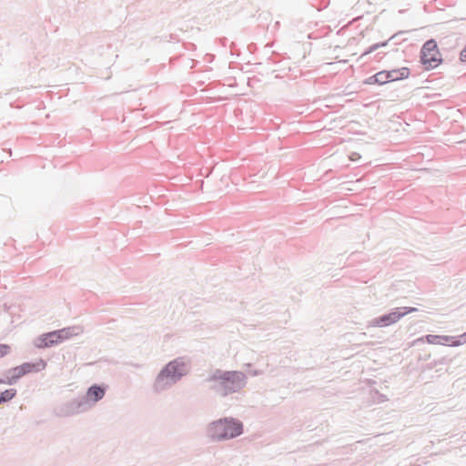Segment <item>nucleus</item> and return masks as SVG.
Here are the masks:
<instances>
[{
  "label": "nucleus",
  "mask_w": 466,
  "mask_h": 466,
  "mask_svg": "<svg viewBox=\"0 0 466 466\" xmlns=\"http://www.w3.org/2000/svg\"><path fill=\"white\" fill-rule=\"evenodd\" d=\"M189 370L190 365L183 357L168 361L162 367L153 382L154 392L160 393L171 389L187 375Z\"/></svg>",
  "instance_id": "obj_1"
},
{
  "label": "nucleus",
  "mask_w": 466,
  "mask_h": 466,
  "mask_svg": "<svg viewBox=\"0 0 466 466\" xmlns=\"http://www.w3.org/2000/svg\"><path fill=\"white\" fill-rule=\"evenodd\" d=\"M243 433V422L231 416L212 420L207 425L205 431L206 437L212 443L233 440Z\"/></svg>",
  "instance_id": "obj_2"
},
{
  "label": "nucleus",
  "mask_w": 466,
  "mask_h": 466,
  "mask_svg": "<svg viewBox=\"0 0 466 466\" xmlns=\"http://www.w3.org/2000/svg\"><path fill=\"white\" fill-rule=\"evenodd\" d=\"M208 381L214 382V390L226 397L229 394L239 392L248 382L246 374L238 370H222L219 369L208 377Z\"/></svg>",
  "instance_id": "obj_3"
},
{
  "label": "nucleus",
  "mask_w": 466,
  "mask_h": 466,
  "mask_svg": "<svg viewBox=\"0 0 466 466\" xmlns=\"http://www.w3.org/2000/svg\"><path fill=\"white\" fill-rule=\"evenodd\" d=\"M420 63L426 69L437 67L442 61L437 43L434 39L427 40L420 52Z\"/></svg>",
  "instance_id": "obj_4"
},
{
  "label": "nucleus",
  "mask_w": 466,
  "mask_h": 466,
  "mask_svg": "<svg viewBox=\"0 0 466 466\" xmlns=\"http://www.w3.org/2000/svg\"><path fill=\"white\" fill-rule=\"evenodd\" d=\"M46 362L40 359L36 362H25L22 365L12 368L8 370L7 383L13 385L23 376L30 372H38L45 370Z\"/></svg>",
  "instance_id": "obj_5"
},
{
  "label": "nucleus",
  "mask_w": 466,
  "mask_h": 466,
  "mask_svg": "<svg viewBox=\"0 0 466 466\" xmlns=\"http://www.w3.org/2000/svg\"><path fill=\"white\" fill-rule=\"evenodd\" d=\"M106 390V386L104 384H93L87 388L84 396L73 400L69 408H85L90 402H97L103 399Z\"/></svg>",
  "instance_id": "obj_6"
},
{
  "label": "nucleus",
  "mask_w": 466,
  "mask_h": 466,
  "mask_svg": "<svg viewBox=\"0 0 466 466\" xmlns=\"http://www.w3.org/2000/svg\"><path fill=\"white\" fill-rule=\"evenodd\" d=\"M407 314L408 307L395 308L390 312L385 313L370 320L369 326L380 328L388 327L396 323Z\"/></svg>",
  "instance_id": "obj_7"
},
{
  "label": "nucleus",
  "mask_w": 466,
  "mask_h": 466,
  "mask_svg": "<svg viewBox=\"0 0 466 466\" xmlns=\"http://www.w3.org/2000/svg\"><path fill=\"white\" fill-rule=\"evenodd\" d=\"M62 343L58 331L54 330L40 335L35 340V347L38 349L50 348Z\"/></svg>",
  "instance_id": "obj_8"
},
{
  "label": "nucleus",
  "mask_w": 466,
  "mask_h": 466,
  "mask_svg": "<svg viewBox=\"0 0 466 466\" xmlns=\"http://www.w3.org/2000/svg\"><path fill=\"white\" fill-rule=\"evenodd\" d=\"M410 348L412 349L410 354L418 361L428 360L431 357L430 352L426 350L424 338H419L410 342Z\"/></svg>",
  "instance_id": "obj_9"
},
{
  "label": "nucleus",
  "mask_w": 466,
  "mask_h": 466,
  "mask_svg": "<svg viewBox=\"0 0 466 466\" xmlns=\"http://www.w3.org/2000/svg\"><path fill=\"white\" fill-rule=\"evenodd\" d=\"M405 34V32L403 31H400L395 35H393L392 36H390L388 40L386 41H382V42H380V43H376V44H373L372 46H369L360 56V58H363L365 57L367 55H370L375 51H377L378 49L381 48V47H384V46H387L389 45L390 42H393L394 45H397L399 42V37Z\"/></svg>",
  "instance_id": "obj_10"
},
{
  "label": "nucleus",
  "mask_w": 466,
  "mask_h": 466,
  "mask_svg": "<svg viewBox=\"0 0 466 466\" xmlns=\"http://www.w3.org/2000/svg\"><path fill=\"white\" fill-rule=\"evenodd\" d=\"M59 337H61L62 342L66 339L72 338L73 336L83 333V328L80 326H72L57 329Z\"/></svg>",
  "instance_id": "obj_11"
},
{
  "label": "nucleus",
  "mask_w": 466,
  "mask_h": 466,
  "mask_svg": "<svg viewBox=\"0 0 466 466\" xmlns=\"http://www.w3.org/2000/svg\"><path fill=\"white\" fill-rule=\"evenodd\" d=\"M424 339L427 340L428 344H434V345H446L449 343L451 346V341L452 339V336H446V335H426L423 337Z\"/></svg>",
  "instance_id": "obj_12"
},
{
  "label": "nucleus",
  "mask_w": 466,
  "mask_h": 466,
  "mask_svg": "<svg viewBox=\"0 0 466 466\" xmlns=\"http://www.w3.org/2000/svg\"><path fill=\"white\" fill-rule=\"evenodd\" d=\"M389 82L401 80L408 78V67H401L400 69H393L387 71Z\"/></svg>",
  "instance_id": "obj_13"
},
{
  "label": "nucleus",
  "mask_w": 466,
  "mask_h": 466,
  "mask_svg": "<svg viewBox=\"0 0 466 466\" xmlns=\"http://www.w3.org/2000/svg\"><path fill=\"white\" fill-rule=\"evenodd\" d=\"M16 395L15 389H7L0 392V404H4L11 400Z\"/></svg>",
  "instance_id": "obj_14"
},
{
  "label": "nucleus",
  "mask_w": 466,
  "mask_h": 466,
  "mask_svg": "<svg viewBox=\"0 0 466 466\" xmlns=\"http://www.w3.org/2000/svg\"><path fill=\"white\" fill-rule=\"evenodd\" d=\"M451 362V359L449 357H441L438 360H433L432 361L427 363L426 368L427 369H432L433 367L437 365H448Z\"/></svg>",
  "instance_id": "obj_15"
},
{
  "label": "nucleus",
  "mask_w": 466,
  "mask_h": 466,
  "mask_svg": "<svg viewBox=\"0 0 466 466\" xmlns=\"http://www.w3.org/2000/svg\"><path fill=\"white\" fill-rule=\"evenodd\" d=\"M370 398L374 403H382L387 400L386 395L380 393L378 390H370Z\"/></svg>",
  "instance_id": "obj_16"
},
{
  "label": "nucleus",
  "mask_w": 466,
  "mask_h": 466,
  "mask_svg": "<svg viewBox=\"0 0 466 466\" xmlns=\"http://www.w3.org/2000/svg\"><path fill=\"white\" fill-rule=\"evenodd\" d=\"M56 415L58 417H70L78 414L79 410H56Z\"/></svg>",
  "instance_id": "obj_17"
},
{
  "label": "nucleus",
  "mask_w": 466,
  "mask_h": 466,
  "mask_svg": "<svg viewBox=\"0 0 466 466\" xmlns=\"http://www.w3.org/2000/svg\"><path fill=\"white\" fill-rule=\"evenodd\" d=\"M464 343H466V332H464L463 334H461L458 337H452V339L451 341V346L457 347V346L462 345Z\"/></svg>",
  "instance_id": "obj_18"
},
{
  "label": "nucleus",
  "mask_w": 466,
  "mask_h": 466,
  "mask_svg": "<svg viewBox=\"0 0 466 466\" xmlns=\"http://www.w3.org/2000/svg\"><path fill=\"white\" fill-rule=\"evenodd\" d=\"M376 76L378 77V85H384L386 83H389L387 70L380 71L376 73Z\"/></svg>",
  "instance_id": "obj_19"
},
{
  "label": "nucleus",
  "mask_w": 466,
  "mask_h": 466,
  "mask_svg": "<svg viewBox=\"0 0 466 466\" xmlns=\"http://www.w3.org/2000/svg\"><path fill=\"white\" fill-rule=\"evenodd\" d=\"M11 351V347L8 344H0V358L6 356Z\"/></svg>",
  "instance_id": "obj_20"
},
{
  "label": "nucleus",
  "mask_w": 466,
  "mask_h": 466,
  "mask_svg": "<svg viewBox=\"0 0 466 466\" xmlns=\"http://www.w3.org/2000/svg\"><path fill=\"white\" fill-rule=\"evenodd\" d=\"M364 84H367V85H375L377 84L378 85V77L375 75L368 77L365 81H364Z\"/></svg>",
  "instance_id": "obj_21"
},
{
  "label": "nucleus",
  "mask_w": 466,
  "mask_h": 466,
  "mask_svg": "<svg viewBox=\"0 0 466 466\" xmlns=\"http://www.w3.org/2000/svg\"><path fill=\"white\" fill-rule=\"evenodd\" d=\"M460 59L462 62H466V44H465V46L461 51Z\"/></svg>",
  "instance_id": "obj_22"
},
{
  "label": "nucleus",
  "mask_w": 466,
  "mask_h": 466,
  "mask_svg": "<svg viewBox=\"0 0 466 466\" xmlns=\"http://www.w3.org/2000/svg\"><path fill=\"white\" fill-rule=\"evenodd\" d=\"M409 152L410 157H415L417 154H419L416 147H410Z\"/></svg>",
  "instance_id": "obj_23"
},
{
  "label": "nucleus",
  "mask_w": 466,
  "mask_h": 466,
  "mask_svg": "<svg viewBox=\"0 0 466 466\" xmlns=\"http://www.w3.org/2000/svg\"><path fill=\"white\" fill-rule=\"evenodd\" d=\"M329 1L325 0L323 2V5L321 6H319V7H318V10H321V9L326 8L329 5Z\"/></svg>",
  "instance_id": "obj_24"
},
{
  "label": "nucleus",
  "mask_w": 466,
  "mask_h": 466,
  "mask_svg": "<svg viewBox=\"0 0 466 466\" xmlns=\"http://www.w3.org/2000/svg\"><path fill=\"white\" fill-rule=\"evenodd\" d=\"M419 311H420L419 309L410 306V314H412V313H415V312H419Z\"/></svg>",
  "instance_id": "obj_25"
},
{
  "label": "nucleus",
  "mask_w": 466,
  "mask_h": 466,
  "mask_svg": "<svg viewBox=\"0 0 466 466\" xmlns=\"http://www.w3.org/2000/svg\"><path fill=\"white\" fill-rule=\"evenodd\" d=\"M251 374H252V376H258L260 374V372L258 370H253Z\"/></svg>",
  "instance_id": "obj_26"
},
{
  "label": "nucleus",
  "mask_w": 466,
  "mask_h": 466,
  "mask_svg": "<svg viewBox=\"0 0 466 466\" xmlns=\"http://www.w3.org/2000/svg\"><path fill=\"white\" fill-rule=\"evenodd\" d=\"M410 466H421V465H419V464L417 465V464H415V463H413V462L410 461Z\"/></svg>",
  "instance_id": "obj_27"
},
{
  "label": "nucleus",
  "mask_w": 466,
  "mask_h": 466,
  "mask_svg": "<svg viewBox=\"0 0 466 466\" xmlns=\"http://www.w3.org/2000/svg\"><path fill=\"white\" fill-rule=\"evenodd\" d=\"M420 311L423 313V315L421 316V319H422L423 318H425V317H426V316H425L426 312H425L424 310H420Z\"/></svg>",
  "instance_id": "obj_28"
},
{
  "label": "nucleus",
  "mask_w": 466,
  "mask_h": 466,
  "mask_svg": "<svg viewBox=\"0 0 466 466\" xmlns=\"http://www.w3.org/2000/svg\"><path fill=\"white\" fill-rule=\"evenodd\" d=\"M5 380L0 378V383H5ZM6 383H7V380H6Z\"/></svg>",
  "instance_id": "obj_29"
},
{
  "label": "nucleus",
  "mask_w": 466,
  "mask_h": 466,
  "mask_svg": "<svg viewBox=\"0 0 466 466\" xmlns=\"http://www.w3.org/2000/svg\"><path fill=\"white\" fill-rule=\"evenodd\" d=\"M464 141L466 142V139Z\"/></svg>",
  "instance_id": "obj_30"
}]
</instances>
